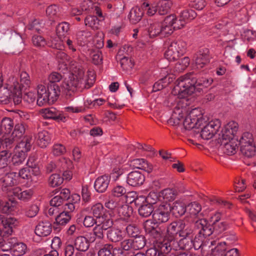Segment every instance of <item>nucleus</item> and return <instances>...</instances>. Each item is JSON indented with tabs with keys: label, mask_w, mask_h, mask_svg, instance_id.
Here are the masks:
<instances>
[{
	"label": "nucleus",
	"mask_w": 256,
	"mask_h": 256,
	"mask_svg": "<svg viewBox=\"0 0 256 256\" xmlns=\"http://www.w3.org/2000/svg\"><path fill=\"white\" fill-rule=\"evenodd\" d=\"M212 82L213 80L211 78H198L194 72H190L177 80L174 92V94L183 98L187 95H191L196 90L200 92L204 88L209 87Z\"/></svg>",
	"instance_id": "obj_1"
},
{
	"label": "nucleus",
	"mask_w": 256,
	"mask_h": 256,
	"mask_svg": "<svg viewBox=\"0 0 256 256\" xmlns=\"http://www.w3.org/2000/svg\"><path fill=\"white\" fill-rule=\"evenodd\" d=\"M96 76L94 71L88 70L86 78H84V72L79 70L78 74H70L68 78H66L62 83L64 90H76L77 88H89L94 83Z\"/></svg>",
	"instance_id": "obj_2"
},
{
	"label": "nucleus",
	"mask_w": 256,
	"mask_h": 256,
	"mask_svg": "<svg viewBox=\"0 0 256 256\" xmlns=\"http://www.w3.org/2000/svg\"><path fill=\"white\" fill-rule=\"evenodd\" d=\"M186 44L182 40H177L171 42L167 50L164 53V56L169 61L178 60L186 52Z\"/></svg>",
	"instance_id": "obj_3"
},
{
	"label": "nucleus",
	"mask_w": 256,
	"mask_h": 256,
	"mask_svg": "<svg viewBox=\"0 0 256 256\" xmlns=\"http://www.w3.org/2000/svg\"><path fill=\"white\" fill-rule=\"evenodd\" d=\"M29 74L26 72H22L20 74V83L18 78L14 76L10 77L8 80V85L14 92L20 94V92L26 90L30 85Z\"/></svg>",
	"instance_id": "obj_4"
},
{
	"label": "nucleus",
	"mask_w": 256,
	"mask_h": 256,
	"mask_svg": "<svg viewBox=\"0 0 256 256\" xmlns=\"http://www.w3.org/2000/svg\"><path fill=\"white\" fill-rule=\"evenodd\" d=\"M144 228L146 234L152 241V243L163 238L164 230L158 222L148 220L144 223Z\"/></svg>",
	"instance_id": "obj_5"
},
{
	"label": "nucleus",
	"mask_w": 256,
	"mask_h": 256,
	"mask_svg": "<svg viewBox=\"0 0 256 256\" xmlns=\"http://www.w3.org/2000/svg\"><path fill=\"white\" fill-rule=\"evenodd\" d=\"M168 18H164L162 22H154L150 24L148 32L150 37H155L158 36H167L172 34L170 27L168 24H170V20Z\"/></svg>",
	"instance_id": "obj_6"
},
{
	"label": "nucleus",
	"mask_w": 256,
	"mask_h": 256,
	"mask_svg": "<svg viewBox=\"0 0 256 256\" xmlns=\"http://www.w3.org/2000/svg\"><path fill=\"white\" fill-rule=\"evenodd\" d=\"M202 115L198 109L192 110L183 122L186 130H190L194 128H198L202 124Z\"/></svg>",
	"instance_id": "obj_7"
},
{
	"label": "nucleus",
	"mask_w": 256,
	"mask_h": 256,
	"mask_svg": "<svg viewBox=\"0 0 256 256\" xmlns=\"http://www.w3.org/2000/svg\"><path fill=\"white\" fill-rule=\"evenodd\" d=\"M60 94L59 86L56 84H50L48 86L47 92L40 99L39 106H41L47 104H53L58 98Z\"/></svg>",
	"instance_id": "obj_8"
},
{
	"label": "nucleus",
	"mask_w": 256,
	"mask_h": 256,
	"mask_svg": "<svg viewBox=\"0 0 256 256\" xmlns=\"http://www.w3.org/2000/svg\"><path fill=\"white\" fill-rule=\"evenodd\" d=\"M170 212V204H160L158 208L154 211L152 219L154 222H158V224L166 222L169 219Z\"/></svg>",
	"instance_id": "obj_9"
},
{
	"label": "nucleus",
	"mask_w": 256,
	"mask_h": 256,
	"mask_svg": "<svg viewBox=\"0 0 256 256\" xmlns=\"http://www.w3.org/2000/svg\"><path fill=\"white\" fill-rule=\"evenodd\" d=\"M220 127V122L215 120L210 122L202 129L200 136L206 140L212 138L218 132Z\"/></svg>",
	"instance_id": "obj_10"
},
{
	"label": "nucleus",
	"mask_w": 256,
	"mask_h": 256,
	"mask_svg": "<svg viewBox=\"0 0 256 256\" xmlns=\"http://www.w3.org/2000/svg\"><path fill=\"white\" fill-rule=\"evenodd\" d=\"M194 225L196 228L199 230L198 234L203 238L210 236L214 233L212 224H209L205 218L194 220Z\"/></svg>",
	"instance_id": "obj_11"
},
{
	"label": "nucleus",
	"mask_w": 256,
	"mask_h": 256,
	"mask_svg": "<svg viewBox=\"0 0 256 256\" xmlns=\"http://www.w3.org/2000/svg\"><path fill=\"white\" fill-rule=\"evenodd\" d=\"M212 58L210 56V50L208 48H203L200 49L194 56L196 68L200 69L208 65Z\"/></svg>",
	"instance_id": "obj_12"
},
{
	"label": "nucleus",
	"mask_w": 256,
	"mask_h": 256,
	"mask_svg": "<svg viewBox=\"0 0 256 256\" xmlns=\"http://www.w3.org/2000/svg\"><path fill=\"white\" fill-rule=\"evenodd\" d=\"M153 244L154 246L157 248L159 250L164 252L166 253L170 252L172 250H178L176 242L173 240H172L166 236L164 239L162 238L160 240L154 242Z\"/></svg>",
	"instance_id": "obj_13"
},
{
	"label": "nucleus",
	"mask_w": 256,
	"mask_h": 256,
	"mask_svg": "<svg viewBox=\"0 0 256 256\" xmlns=\"http://www.w3.org/2000/svg\"><path fill=\"white\" fill-rule=\"evenodd\" d=\"M110 177L108 175H102L98 176L95 180L94 188L95 190L99 192H105L110 184Z\"/></svg>",
	"instance_id": "obj_14"
},
{
	"label": "nucleus",
	"mask_w": 256,
	"mask_h": 256,
	"mask_svg": "<svg viewBox=\"0 0 256 256\" xmlns=\"http://www.w3.org/2000/svg\"><path fill=\"white\" fill-rule=\"evenodd\" d=\"M145 180L144 175L138 171H133L127 176V183L131 186H137L143 184Z\"/></svg>",
	"instance_id": "obj_15"
},
{
	"label": "nucleus",
	"mask_w": 256,
	"mask_h": 256,
	"mask_svg": "<svg viewBox=\"0 0 256 256\" xmlns=\"http://www.w3.org/2000/svg\"><path fill=\"white\" fill-rule=\"evenodd\" d=\"M52 230L51 224L48 221H42L40 222L36 226L34 232L39 236L45 237L49 236Z\"/></svg>",
	"instance_id": "obj_16"
},
{
	"label": "nucleus",
	"mask_w": 256,
	"mask_h": 256,
	"mask_svg": "<svg viewBox=\"0 0 256 256\" xmlns=\"http://www.w3.org/2000/svg\"><path fill=\"white\" fill-rule=\"evenodd\" d=\"M16 172H11L0 178V184L3 190H7L8 188L12 187L16 184Z\"/></svg>",
	"instance_id": "obj_17"
},
{
	"label": "nucleus",
	"mask_w": 256,
	"mask_h": 256,
	"mask_svg": "<svg viewBox=\"0 0 256 256\" xmlns=\"http://www.w3.org/2000/svg\"><path fill=\"white\" fill-rule=\"evenodd\" d=\"M211 246H215L214 248H212L210 256H226V252L227 250L226 242H218L216 240H212Z\"/></svg>",
	"instance_id": "obj_18"
},
{
	"label": "nucleus",
	"mask_w": 256,
	"mask_h": 256,
	"mask_svg": "<svg viewBox=\"0 0 256 256\" xmlns=\"http://www.w3.org/2000/svg\"><path fill=\"white\" fill-rule=\"evenodd\" d=\"M181 221H174L170 224L166 228V236L171 240L176 241L178 236Z\"/></svg>",
	"instance_id": "obj_19"
},
{
	"label": "nucleus",
	"mask_w": 256,
	"mask_h": 256,
	"mask_svg": "<svg viewBox=\"0 0 256 256\" xmlns=\"http://www.w3.org/2000/svg\"><path fill=\"white\" fill-rule=\"evenodd\" d=\"M14 196L20 200L28 202L31 200L34 195V191L32 189L22 190L20 187H16L13 189Z\"/></svg>",
	"instance_id": "obj_20"
},
{
	"label": "nucleus",
	"mask_w": 256,
	"mask_h": 256,
	"mask_svg": "<svg viewBox=\"0 0 256 256\" xmlns=\"http://www.w3.org/2000/svg\"><path fill=\"white\" fill-rule=\"evenodd\" d=\"M218 142L220 144L221 148L224 152L228 155L234 154L238 148L236 142L234 140Z\"/></svg>",
	"instance_id": "obj_21"
},
{
	"label": "nucleus",
	"mask_w": 256,
	"mask_h": 256,
	"mask_svg": "<svg viewBox=\"0 0 256 256\" xmlns=\"http://www.w3.org/2000/svg\"><path fill=\"white\" fill-rule=\"evenodd\" d=\"M170 212L176 217L184 215L186 210V204L180 200H176L172 204H170Z\"/></svg>",
	"instance_id": "obj_22"
},
{
	"label": "nucleus",
	"mask_w": 256,
	"mask_h": 256,
	"mask_svg": "<svg viewBox=\"0 0 256 256\" xmlns=\"http://www.w3.org/2000/svg\"><path fill=\"white\" fill-rule=\"evenodd\" d=\"M165 18H168L170 20V24H168V26L170 27L169 28L171 30L172 34L174 30L180 29L184 28L186 24L180 16L179 19H178L176 16L173 14L168 16Z\"/></svg>",
	"instance_id": "obj_23"
},
{
	"label": "nucleus",
	"mask_w": 256,
	"mask_h": 256,
	"mask_svg": "<svg viewBox=\"0 0 256 256\" xmlns=\"http://www.w3.org/2000/svg\"><path fill=\"white\" fill-rule=\"evenodd\" d=\"M35 139L38 145L42 148H44L50 142V136L46 130L40 132L36 136Z\"/></svg>",
	"instance_id": "obj_24"
},
{
	"label": "nucleus",
	"mask_w": 256,
	"mask_h": 256,
	"mask_svg": "<svg viewBox=\"0 0 256 256\" xmlns=\"http://www.w3.org/2000/svg\"><path fill=\"white\" fill-rule=\"evenodd\" d=\"M130 165L134 168L142 170L148 173L152 171V166H150L148 162L143 158L132 160L130 162Z\"/></svg>",
	"instance_id": "obj_25"
},
{
	"label": "nucleus",
	"mask_w": 256,
	"mask_h": 256,
	"mask_svg": "<svg viewBox=\"0 0 256 256\" xmlns=\"http://www.w3.org/2000/svg\"><path fill=\"white\" fill-rule=\"evenodd\" d=\"M2 223L3 225V230L4 232L8 234H12L13 232V228H14L18 224L17 220L12 217L2 218Z\"/></svg>",
	"instance_id": "obj_26"
},
{
	"label": "nucleus",
	"mask_w": 256,
	"mask_h": 256,
	"mask_svg": "<svg viewBox=\"0 0 256 256\" xmlns=\"http://www.w3.org/2000/svg\"><path fill=\"white\" fill-rule=\"evenodd\" d=\"M42 116L46 119H62L61 112L54 107L41 110Z\"/></svg>",
	"instance_id": "obj_27"
},
{
	"label": "nucleus",
	"mask_w": 256,
	"mask_h": 256,
	"mask_svg": "<svg viewBox=\"0 0 256 256\" xmlns=\"http://www.w3.org/2000/svg\"><path fill=\"white\" fill-rule=\"evenodd\" d=\"M144 12L142 8L135 6L132 8L128 14V18L131 23L136 24L142 19Z\"/></svg>",
	"instance_id": "obj_28"
},
{
	"label": "nucleus",
	"mask_w": 256,
	"mask_h": 256,
	"mask_svg": "<svg viewBox=\"0 0 256 256\" xmlns=\"http://www.w3.org/2000/svg\"><path fill=\"white\" fill-rule=\"evenodd\" d=\"M178 236L180 238L194 237V230L190 225L185 220L180 222Z\"/></svg>",
	"instance_id": "obj_29"
},
{
	"label": "nucleus",
	"mask_w": 256,
	"mask_h": 256,
	"mask_svg": "<svg viewBox=\"0 0 256 256\" xmlns=\"http://www.w3.org/2000/svg\"><path fill=\"white\" fill-rule=\"evenodd\" d=\"M14 92V90H12L8 85V82L6 86H0V103L2 104L9 103L11 94L13 93Z\"/></svg>",
	"instance_id": "obj_30"
},
{
	"label": "nucleus",
	"mask_w": 256,
	"mask_h": 256,
	"mask_svg": "<svg viewBox=\"0 0 256 256\" xmlns=\"http://www.w3.org/2000/svg\"><path fill=\"white\" fill-rule=\"evenodd\" d=\"M75 248L78 251L86 252L89 248L90 244L88 240L84 236H77L74 241Z\"/></svg>",
	"instance_id": "obj_31"
},
{
	"label": "nucleus",
	"mask_w": 256,
	"mask_h": 256,
	"mask_svg": "<svg viewBox=\"0 0 256 256\" xmlns=\"http://www.w3.org/2000/svg\"><path fill=\"white\" fill-rule=\"evenodd\" d=\"M70 24L66 22L60 23L56 28V33L58 38L62 41L64 40L66 36L68 34Z\"/></svg>",
	"instance_id": "obj_32"
},
{
	"label": "nucleus",
	"mask_w": 256,
	"mask_h": 256,
	"mask_svg": "<svg viewBox=\"0 0 256 256\" xmlns=\"http://www.w3.org/2000/svg\"><path fill=\"white\" fill-rule=\"evenodd\" d=\"M31 148V138L24 137L15 147V150L26 154Z\"/></svg>",
	"instance_id": "obj_33"
},
{
	"label": "nucleus",
	"mask_w": 256,
	"mask_h": 256,
	"mask_svg": "<svg viewBox=\"0 0 256 256\" xmlns=\"http://www.w3.org/2000/svg\"><path fill=\"white\" fill-rule=\"evenodd\" d=\"M107 238L108 240L112 242H120L122 238V231L116 228L110 229L107 232Z\"/></svg>",
	"instance_id": "obj_34"
},
{
	"label": "nucleus",
	"mask_w": 256,
	"mask_h": 256,
	"mask_svg": "<svg viewBox=\"0 0 256 256\" xmlns=\"http://www.w3.org/2000/svg\"><path fill=\"white\" fill-rule=\"evenodd\" d=\"M90 212L96 220H98L106 214V210L100 203H97L93 205L91 207Z\"/></svg>",
	"instance_id": "obj_35"
},
{
	"label": "nucleus",
	"mask_w": 256,
	"mask_h": 256,
	"mask_svg": "<svg viewBox=\"0 0 256 256\" xmlns=\"http://www.w3.org/2000/svg\"><path fill=\"white\" fill-rule=\"evenodd\" d=\"M172 2L169 0H160L156 4L158 13L160 15H164L169 12Z\"/></svg>",
	"instance_id": "obj_36"
},
{
	"label": "nucleus",
	"mask_w": 256,
	"mask_h": 256,
	"mask_svg": "<svg viewBox=\"0 0 256 256\" xmlns=\"http://www.w3.org/2000/svg\"><path fill=\"white\" fill-rule=\"evenodd\" d=\"M194 237H186V238H181L178 241L177 240L176 242H177V246L178 248H179L180 249L186 250H190L192 248V246H194L192 244V239Z\"/></svg>",
	"instance_id": "obj_37"
},
{
	"label": "nucleus",
	"mask_w": 256,
	"mask_h": 256,
	"mask_svg": "<svg viewBox=\"0 0 256 256\" xmlns=\"http://www.w3.org/2000/svg\"><path fill=\"white\" fill-rule=\"evenodd\" d=\"M13 120L9 118H4L0 123V128L4 134H7L10 133L14 126Z\"/></svg>",
	"instance_id": "obj_38"
},
{
	"label": "nucleus",
	"mask_w": 256,
	"mask_h": 256,
	"mask_svg": "<svg viewBox=\"0 0 256 256\" xmlns=\"http://www.w3.org/2000/svg\"><path fill=\"white\" fill-rule=\"evenodd\" d=\"M12 254L14 256H21L26 254L27 246L23 242L16 244L12 248H10Z\"/></svg>",
	"instance_id": "obj_39"
},
{
	"label": "nucleus",
	"mask_w": 256,
	"mask_h": 256,
	"mask_svg": "<svg viewBox=\"0 0 256 256\" xmlns=\"http://www.w3.org/2000/svg\"><path fill=\"white\" fill-rule=\"evenodd\" d=\"M98 224L106 230L111 228L114 224V222L110 214H106L98 220Z\"/></svg>",
	"instance_id": "obj_40"
},
{
	"label": "nucleus",
	"mask_w": 256,
	"mask_h": 256,
	"mask_svg": "<svg viewBox=\"0 0 256 256\" xmlns=\"http://www.w3.org/2000/svg\"><path fill=\"white\" fill-rule=\"evenodd\" d=\"M119 216L124 219L129 218L132 213V208L127 204L118 206L116 210Z\"/></svg>",
	"instance_id": "obj_41"
},
{
	"label": "nucleus",
	"mask_w": 256,
	"mask_h": 256,
	"mask_svg": "<svg viewBox=\"0 0 256 256\" xmlns=\"http://www.w3.org/2000/svg\"><path fill=\"white\" fill-rule=\"evenodd\" d=\"M240 150L242 153L247 157H252L255 154L256 146V144H246L240 146Z\"/></svg>",
	"instance_id": "obj_42"
},
{
	"label": "nucleus",
	"mask_w": 256,
	"mask_h": 256,
	"mask_svg": "<svg viewBox=\"0 0 256 256\" xmlns=\"http://www.w3.org/2000/svg\"><path fill=\"white\" fill-rule=\"evenodd\" d=\"M70 219L71 216L68 212H62L55 218L56 224L60 226L66 225L70 222Z\"/></svg>",
	"instance_id": "obj_43"
},
{
	"label": "nucleus",
	"mask_w": 256,
	"mask_h": 256,
	"mask_svg": "<svg viewBox=\"0 0 256 256\" xmlns=\"http://www.w3.org/2000/svg\"><path fill=\"white\" fill-rule=\"evenodd\" d=\"M234 135L235 134L225 126L218 134V142L233 140L232 138Z\"/></svg>",
	"instance_id": "obj_44"
},
{
	"label": "nucleus",
	"mask_w": 256,
	"mask_h": 256,
	"mask_svg": "<svg viewBox=\"0 0 256 256\" xmlns=\"http://www.w3.org/2000/svg\"><path fill=\"white\" fill-rule=\"evenodd\" d=\"M197 16L195 11L192 9H186L182 10L180 16L184 22L186 24L194 19Z\"/></svg>",
	"instance_id": "obj_45"
},
{
	"label": "nucleus",
	"mask_w": 256,
	"mask_h": 256,
	"mask_svg": "<svg viewBox=\"0 0 256 256\" xmlns=\"http://www.w3.org/2000/svg\"><path fill=\"white\" fill-rule=\"evenodd\" d=\"M25 132V128L22 123H18L16 124L12 136L14 140H18L22 138Z\"/></svg>",
	"instance_id": "obj_46"
},
{
	"label": "nucleus",
	"mask_w": 256,
	"mask_h": 256,
	"mask_svg": "<svg viewBox=\"0 0 256 256\" xmlns=\"http://www.w3.org/2000/svg\"><path fill=\"white\" fill-rule=\"evenodd\" d=\"M91 36V33L90 32L86 30H80L76 34V39L78 44L80 45H82L85 43L88 38Z\"/></svg>",
	"instance_id": "obj_47"
},
{
	"label": "nucleus",
	"mask_w": 256,
	"mask_h": 256,
	"mask_svg": "<svg viewBox=\"0 0 256 256\" xmlns=\"http://www.w3.org/2000/svg\"><path fill=\"white\" fill-rule=\"evenodd\" d=\"M141 8L143 12H146V14L148 16H152L158 12L156 5L150 4L148 2L141 4Z\"/></svg>",
	"instance_id": "obj_48"
},
{
	"label": "nucleus",
	"mask_w": 256,
	"mask_h": 256,
	"mask_svg": "<svg viewBox=\"0 0 256 256\" xmlns=\"http://www.w3.org/2000/svg\"><path fill=\"white\" fill-rule=\"evenodd\" d=\"M100 20L96 16H88L84 18L86 26H88L94 30L98 28Z\"/></svg>",
	"instance_id": "obj_49"
},
{
	"label": "nucleus",
	"mask_w": 256,
	"mask_h": 256,
	"mask_svg": "<svg viewBox=\"0 0 256 256\" xmlns=\"http://www.w3.org/2000/svg\"><path fill=\"white\" fill-rule=\"evenodd\" d=\"M140 215L144 218H147L151 215L154 211L152 206L150 204L142 205L138 210Z\"/></svg>",
	"instance_id": "obj_50"
},
{
	"label": "nucleus",
	"mask_w": 256,
	"mask_h": 256,
	"mask_svg": "<svg viewBox=\"0 0 256 256\" xmlns=\"http://www.w3.org/2000/svg\"><path fill=\"white\" fill-rule=\"evenodd\" d=\"M133 250H138L142 248L146 245V240L142 235H140L132 240Z\"/></svg>",
	"instance_id": "obj_51"
},
{
	"label": "nucleus",
	"mask_w": 256,
	"mask_h": 256,
	"mask_svg": "<svg viewBox=\"0 0 256 256\" xmlns=\"http://www.w3.org/2000/svg\"><path fill=\"white\" fill-rule=\"evenodd\" d=\"M64 178L60 174H52L48 179V184L51 187H56L62 184Z\"/></svg>",
	"instance_id": "obj_52"
},
{
	"label": "nucleus",
	"mask_w": 256,
	"mask_h": 256,
	"mask_svg": "<svg viewBox=\"0 0 256 256\" xmlns=\"http://www.w3.org/2000/svg\"><path fill=\"white\" fill-rule=\"evenodd\" d=\"M11 155V152L8 150L0 152V168H3L8 166Z\"/></svg>",
	"instance_id": "obj_53"
},
{
	"label": "nucleus",
	"mask_w": 256,
	"mask_h": 256,
	"mask_svg": "<svg viewBox=\"0 0 256 256\" xmlns=\"http://www.w3.org/2000/svg\"><path fill=\"white\" fill-rule=\"evenodd\" d=\"M113 246L106 244L102 246L98 252V256H114Z\"/></svg>",
	"instance_id": "obj_54"
},
{
	"label": "nucleus",
	"mask_w": 256,
	"mask_h": 256,
	"mask_svg": "<svg viewBox=\"0 0 256 256\" xmlns=\"http://www.w3.org/2000/svg\"><path fill=\"white\" fill-rule=\"evenodd\" d=\"M162 194L164 200L171 202L176 198L177 192L172 188H166L162 191Z\"/></svg>",
	"instance_id": "obj_55"
},
{
	"label": "nucleus",
	"mask_w": 256,
	"mask_h": 256,
	"mask_svg": "<svg viewBox=\"0 0 256 256\" xmlns=\"http://www.w3.org/2000/svg\"><path fill=\"white\" fill-rule=\"evenodd\" d=\"M120 64L124 70H129L133 68L134 62L132 58L124 56L122 58H120Z\"/></svg>",
	"instance_id": "obj_56"
},
{
	"label": "nucleus",
	"mask_w": 256,
	"mask_h": 256,
	"mask_svg": "<svg viewBox=\"0 0 256 256\" xmlns=\"http://www.w3.org/2000/svg\"><path fill=\"white\" fill-rule=\"evenodd\" d=\"M44 27L42 22L39 20L35 19L30 23L26 26L28 30L38 32V33L41 31Z\"/></svg>",
	"instance_id": "obj_57"
},
{
	"label": "nucleus",
	"mask_w": 256,
	"mask_h": 256,
	"mask_svg": "<svg viewBox=\"0 0 256 256\" xmlns=\"http://www.w3.org/2000/svg\"><path fill=\"white\" fill-rule=\"evenodd\" d=\"M214 232L219 234L226 230L229 228V224L226 222H222L212 224Z\"/></svg>",
	"instance_id": "obj_58"
},
{
	"label": "nucleus",
	"mask_w": 256,
	"mask_h": 256,
	"mask_svg": "<svg viewBox=\"0 0 256 256\" xmlns=\"http://www.w3.org/2000/svg\"><path fill=\"white\" fill-rule=\"evenodd\" d=\"M187 208L190 214L196 216L200 212L202 207L198 203L194 202L188 204Z\"/></svg>",
	"instance_id": "obj_59"
},
{
	"label": "nucleus",
	"mask_w": 256,
	"mask_h": 256,
	"mask_svg": "<svg viewBox=\"0 0 256 256\" xmlns=\"http://www.w3.org/2000/svg\"><path fill=\"white\" fill-rule=\"evenodd\" d=\"M32 40L33 45L38 48L44 47L46 44V39L41 36L34 35Z\"/></svg>",
	"instance_id": "obj_60"
},
{
	"label": "nucleus",
	"mask_w": 256,
	"mask_h": 256,
	"mask_svg": "<svg viewBox=\"0 0 256 256\" xmlns=\"http://www.w3.org/2000/svg\"><path fill=\"white\" fill-rule=\"evenodd\" d=\"M12 157V162L14 166H18L22 164L26 158V154L20 152H16Z\"/></svg>",
	"instance_id": "obj_61"
},
{
	"label": "nucleus",
	"mask_w": 256,
	"mask_h": 256,
	"mask_svg": "<svg viewBox=\"0 0 256 256\" xmlns=\"http://www.w3.org/2000/svg\"><path fill=\"white\" fill-rule=\"evenodd\" d=\"M119 248L131 254L132 252V250L133 249L132 240L130 239L124 240L120 242V247Z\"/></svg>",
	"instance_id": "obj_62"
},
{
	"label": "nucleus",
	"mask_w": 256,
	"mask_h": 256,
	"mask_svg": "<svg viewBox=\"0 0 256 256\" xmlns=\"http://www.w3.org/2000/svg\"><path fill=\"white\" fill-rule=\"evenodd\" d=\"M254 143V139L252 134L250 132H244L242 134L240 138L239 144L240 146L244 145L246 144H250Z\"/></svg>",
	"instance_id": "obj_63"
},
{
	"label": "nucleus",
	"mask_w": 256,
	"mask_h": 256,
	"mask_svg": "<svg viewBox=\"0 0 256 256\" xmlns=\"http://www.w3.org/2000/svg\"><path fill=\"white\" fill-rule=\"evenodd\" d=\"M66 152L65 146L60 144H54L52 148V153L55 156H60Z\"/></svg>",
	"instance_id": "obj_64"
}]
</instances>
